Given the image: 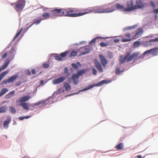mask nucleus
Wrapping results in <instances>:
<instances>
[{
    "label": "nucleus",
    "mask_w": 158,
    "mask_h": 158,
    "mask_svg": "<svg viewBox=\"0 0 158 158\" xmlns=\"http://www.w3.org/2000/svg\"><path fill=\"white\" fill-rule=\"evenodd\" d=\"M57 10H60V11L59 14H58V16L64 15L70 17H76L79 16L78 13L73 14L74 10L72 8H68L66 9H57Z\"/></svg>",
    "instance_id": "1"
},
{
    "label": "nucleus",
    "mask_w": 158,
    "mask_h": 158,
    "mask_svg": "<svg viewBox=\"0 0 158 158\" xmlns=\"http://www.w3.org/2000/svg\"><path fill=\"white\" fill-rule=\"evenodd\" d=\"M140 53L139 52H135L133 53L131 55V52H128L127 53L125 56V59H126V61L127 62L132 61L133 59H135L136 58L137 60L140 59L141 58H143V56L141 55L139 56Z\"/></svg>",
    "instance_id": "2"
},
{
    "label": "nucleus",
    "mask_w": 158,
    "mask_h": 158,
    "mask_svg": "<svg viewBox=\"0 0 158 158\" xmlns=\"http://www.w3.org/2000/svg\"><path fill=\"white\" fill-rule=\"evenodd\" d=\"M25 0H18L15 3H11L10 5L12 6L14 5V9L16 11L19 12L23 10L25 6Z\"/></svg>",
    "instance_id": "3"
},
{
    "label": "nucleus",
    "mask_w": 158,
    "mask_h": 158,
    "mask_svg": "<svg viewBox=\"0 0 158 158\" xmlns=\"http://www.w3.org/2000/svg\"><path fill=\"white\" fill-rule=\"evenodd\" d=\"M100 10L99 6L89 7L82 10V12L78 13V15L79 16L90 13H98V10Z\"/></svg>",
    "instance_id": "4"
},
{
    "label": "nucleus",
    "mask_w": 158,
    "mask_h": 158,
    "mask_svg": "<svg viewBox=\"0 0 158 158\" xmlns=\"http://www.w3.org/2000/svg\"><path fill=\"white\" fill-rule=\"evenodd\" d=\"M50 11L51 12V13L45 12L42 14V16L43 18L42 19L43 20L47 19L50 17L53 18L58 16V14L60 13V10H57V9H55L54 10H50Z\"/></svg>",
    "instance_id": "5"
},
{
    "label": "nucleus",
    "mask_w": 158,
    "mask_h": 158,
    "mask_svg": "<svg viewBox=\"0 0 158 158\" xmlns=\"http://www.w3.org/2000/svg\"><path fill=\"white\" fill-rule=\"evenodd\" d=\"M143 31L141 28L138 29L136 30V32L134 35H133L131 39H126L123 38L121 39V40L123 42H125L131 41L132 40H135L138 38L143 33Z\"/></svg>",
    "instance_id": "6"
},
{
    "label": "nucleus",
    "mask_w": 158,
    "mask_h": 158,
    "mask_svg": "<svg viewBox=\"0 0 158 158\" xmlns=\"http://www.w3.org/2000/svg\"><path fill=\"white\" fill-rule=\"evenodd\" d=\"M86 71L85 69H84L78 71L76 74H74L71 79L73 81L74 84L77 85L78 82L79 76L84 74Z\"/></svg>",
    "instance_id": "7"
},
{
    "label": "nucleus",
    "mask_w": 158,
    "mask_h": 158,
    "mask_svg": "<svg viewBox=\"0 0 158 158\" xmlns=\"http://www.w3.org/2000/svg\"><path fill=\"white\" fill-rule=\"evenodd\" d=\"M100 10H98V13H108L114 11L115 10V6L111 5L107 9H102V7L99 6Z\"/></svg>",
    "instance_id": "8"
},
{
    "label": "nucleus",
    "mask_w": 158,
    "mask_h": 158,
    "mask_svg": "<svg viewBox=\"0 0 158 158\" xmlns=\"http://www.w3.org/2000/svg\"><path fill=\"white\" fill-rule=\"evenodd\" d=\"M127 8L124 9V11H129L136 9L135 8V5H133V2L132 0H130L127 2L126 3Z\"/></svg>",
    "instance_id": "9"
},
{
    "label": "nucleus",
    "mask_w": 158,
    "mask_h": 158,
    "mask_svg": "<svg viewBox=\"0 0 158 158\" xmlns=\"http://www.w3.org/2000/svg\"><path fill=\"white\" fill-rule=\"evenodd\" d=\"M106 83V81L105 80H102L98 83H96L92 85H89L88 87H87L84 89L83 90H87L89 89H91L93 88L94 86H99L103 85L104 84Z\"/></svg>",
    "instance_id": "10"
},
{
    "label": "nucleus",
    "mask_w": 158,
    "mask_h": 158,
    "mask_svg": "<svg viewBox=\"0 0 158 158\" xmlns=\"http://www.w3.org/2000/svg\"><path fill=\"white\" fill-rule=\"evenodd\" d=\"M99 56L101 62L103 66L105 68L108 63V61L106 58L102 54H100Z\"/></svg>",
    "instance_id": "11"
},
{
    "label": "nucleus",
    "mask_w": 158,
    "mask_h": 158,
    "mask_svg": "<svg viewBox=\"0 0 158 158\" xmlns=\"http://www.w3.org/2000/svg\"><path fill=\"white\" fill-rule=\"evenodd\" d=\"M94 64L95 67L99 72L102 73L103 72V69L101 64L97 59H95V60Z\"/></svg>",
    "instance_id": "12"
},
{
    "label": "nucleus",
    "mask_w": 158,
    "mask_h": 158,
    "mask_svg": "<svg viewBox=\"0 0 158 158\" xmlns=\"http://www.w3.org/2000/svg\"><path fill=\"white\" fill-rule=\"evenodd\" d=\"M65 77L61 76L58 78L52 81V83L54 85L60 83L64 81L65 79Z\"/></svg>",
    "instance_id": "13"
},
{
    "label": "nucleus",
    "mask_w": 158,
    "mask_h": 158,
    "mask_svg": "<svg viewBox=\"0 0 158 158\" xmlns=\"http://www.w3.org/2000/svg\"><path fill=\"white\" fill-rule=\"evenodd\" d=\"M79 51L81 53L80 55H83L88 53L90 51V50L88 48L83 47L79 49Z\"/></svg>",
    "instance_id": "14"
},
{
    "label": "nucleus",
    "mask_w": 158,
    "mask_h": 158,
    "mask_svg": "<svg viewBox=\"0 0 158 158\" xmlns=\"http://www.w3.org/2000/svg\"><path fill=\"white\" fill-rule=\"evenodd\" d=\"M11 121V118L10 117L8 118L7 120L4 121L3 122V127L7 128L9 127V124Z\"/></svg>",
    "instance_id": "15"
},
{
    "label": "nucleus",
    "mask_w": 158,
    "mask_h": 158,
    "mask_svg": "<svg viewBox=\"0 0 158 158\" xmlns=\"http://www.w3.org/2000/svg\"><path fill=\"white\" fill-rule=\"evenodd\" d=\"M136 5H135V8L136 9L143 8L144 6L143 3L140 0H137L136 2Z\"/></svg>",
    "instance_id": "16"
},
{
    "label": "nucleus",
    "mask_w": 158,
    "mask_h": 158,
    "mask_svg": "<svg viewBox=\"0 0 158 158\" xmlns=\"http://www.w3.org/2000/svg\"><path fill=\"white\" fill-rule=\"evenodd\" d=\"M158 41V38H156L154 39H151L148 42L146 43L144 45L146 47H148L152 45V44L150 43V42H155Z\"/></svg>",
    "instance_id": "17"
},
{
    "label": "nucleus",
    "mask_w": 158,
    "mask_h": 158,
    "mask_svg": "<svg viewBox=\"0 0 158 158\" xmlns=\"http://www.w3.org/2000/svg\"><path fill=\"white\" fill-rule=\"evenodd\" d=\"M31 97L28 95L25 96L21 98L20 99L19 101V102H23L28 101L30 98Z\"/></svg>",
    "instance_id": "18"
},
{
    "label": "nucleus",
    "mask_w": 158,
    "mask_h": 158,
    "mask_svg": "<svg viewBox=\"0 0 158 158\" xmlns=\"http://www.w3.org/2000/svg\"><path fill=\"white\" fill-rule=\"evenodd\" d=\"M99 39H106V37H96L94 39L92 40L89 43V44L91 45L92 44L94 43H95L96 41V40H98Z\"/></svg>",
    "instance_id": "19"
},
{
    "label": "nucleus",
    "mask_w": 158,
    "mask_h": 158,
    "mask_svg": "<svg viewBox=\"0 0 158 158\" xmlns=\"http://www.w3.org/2000/svg\"><path fill=\"white\" fill-rule=\"evenodd\" d=\"M17 77V75L12 76L7 80L8 83H10V82H13L14 80L16 79Z\"/></svg>",
    "instance_id": "20"
},
{
    "label": "nucleus",
    "mask_w": 158,
    "mask_h": 158,
    "mask_svg": "<svg viewBox=\"0 0 158 158\" xmlns=\"http://www.w3.org/2000/svg\"><path fill=\"white\" fill-rule=\"evenodd\" d=\"M7 110V107L5 106L0 107V113L6 112Z\"/></svg>",
    "instance_id": "21"
},
{
    "label": "nucleus",
    "mask_w": 158,
    "mask_h": 158,
    "mask_svg": "<svg viewBox=\"0 0 158 158\" xmlns=\"http://www.w3.org/2000/svg\"><path fill=\"white\" fill-rule=\"evenodd\" d=\"M8 91V89L6 88H3L2 89L0 92V97L5 94Z\"/></svg>",
    "instance_id": "22"
},
{
    "label": "nucleus",
    "mask_w": 158,
    "mask_h": 158,
    "mask_svg": "<svg viewBox=\"0 0 158 158\" xmlns=\"http://www.w3.org/2000/svg\"><path fill=\"white\" fill-rule=\"evenodd\" d=\"M116 6H115L117 9H120L123 10L124 11V9L125 8L123 5H121L118 3H116L115 4Z\"/></svg>",
    "instance_id": "23"
},
{
    "label": "nucleus",
    "mask_w": 158,
    "mask_h": 158,
    "mask_svg": "<svg viewBox=\"0 0 158 158\" xmlns=\"http://www.w3.org/2000/svg\"><path fill=\"white\" fill-rule=\"evenodd\" d=\"M115 148L118 150H122L123 148V143H120L117 145L116 146Z\"/></svg>",
    "instance_id": "24"
},
{
    "label": "nucleus",
    "mask_w": 158,
    "mask_h": 158,
    "mask_svg": "<svg viewBox=\"0 0 158 158\" xmlns=\"http://www.w3.org/2000/svg\"><path fill=\"white\" fill-rule=\"evenodd\" d=\"M43 20L42 19H38L34 21V23H32L28 28L31 27L34 24H39L42 20Z\"/></svg>",
    "instance_id": "25"
},
{
    "label": "nucleus",
    "mask_w": 158,
    "mask_h": 158,
    "mask_svg": "<svg viewBox=\"0 0 158 158\" xmlns=\"http://www.w3.org/2000/svg\"><path fill=\"white\" fill-rule=\"evenodd\" d=\"M119 61L121 64L123 63L125 61H126V59H125V56L123 57V56H120L119 59Z\"/></svg>",
    "instance_id": "26"
},
{
    "label": "nucleus",
    "mask_w": 158,
    "mask_h": 158,
    "mask_svg": "<svg viewBox=\"0 0 158 158\" xmlns=\"http://www.w3.org/2000/svg\"><path fill=\"white\" fill-rule=\"evenodd\" d=\"M8 71H6L2 73L0 75V81H1L2 79L3 78V77L7 74L8 73Z\"/></svg>",
    "instance_id": "27"
},
{
    "label": "nucleus",
    "mask_w": 158,
    "mask_h": 158,
    "mask_svg": "<svg viewBox=\"0 0 158 158\" xmlns=\"http://www.w3.org/2000/svg\"><path fill=\"white\" fill-rule=\"evenodd\" d=\"M9 109L10 112L11 114H14L16 113V110L14 107L12 106H10L9 107Z\"/></svg>",
    "instance_id": "28"
},
{
    "label": "nucleus",
    "mask_w": 158,
    "mask_h": 158,
    "mask_svg": "<svg viewBox=\"0 0 158 158\" xmlns=\"http://www.w3.org/2000/svg\"><path fill=\"white\" fill-rule=\"evenodd\" d=\"M64 86L65 88V90L67 91L71 89V87L70 86V85L67 83H64Z\"/></svg>",
    "instance_id": "29"
},
{
    "label": "nucleus",
    "mask_w": 158,
    "mask_h": 158,
    "mask_svg": "<svg viewBox=\"0 0 158 158\" xmlns=\"http://www.w3.org/2000/svg\"><path fill=\"white\" fill-rule=\"evenodd\" d=\"M151 49H152V52H151V54L152 55H156L157 54V52L156 51V50L158 49V48H152Z\"/></svg>",
    "instance_id": "30"
},
{
    "label": "nucleus",
    "mask_w": 158,
    "mask_h": 158,
    "mask_svg": "<svg viewBox=\"0 0 158 158\" xmlns=\"http://www.w3.org/2000/svg\"><path fill=\"white\" fill-rule=\"evenodd\" d=\"M140 43V41H137L134 42L133 44V46L134 48L138 47Z\"/></svg>",
    "instance_id": "31"
},
{
    "label": "nucleus",
    "mask_w": 158,
    "mask_h": 158,
    "mask_svg": "<svg viewBox=\"0 0 158 158\" xmlns=\"http://www.w3.org/2000/svg\"><path fill=\"white\" fill-rule=\"evenodd\" d=\"M21 105L24 109L26 110H28V107L27 106V104L26 103H22Z\"/></svg>",
    "instance_id": "32"
},
{
    "label": "nucleus",
    "mask_w": 158,
    "mask_h": 158,
    "mask_svg": "<svg viewBox=\"0 0 158 158\" xmlns=\"http://www.w3.org/2000/svg\"><path fill=\"white\" fill-rule=\"evenodd\" d=\"M69 52L68 51L64 52L63 53H61L60 54V56L62 57H64L68 55Z\"/></svg>",
    "instance_id": "33"
},
{
    "label": "nucleus",
    "mask_w": 158,
    "mask_h": 158,
    "mask_svg": "<svg viewBox=\"0 0 158 158\" xmlns=\"http://www.w3.org/2000/svg\"><path fill=\"white\" fill-rule=\"evenodd\" d=\"M123 71H120L118 67H116L115 69V73L116 74L119 75L121 72H123Z\"/></svg>",
    "instance_id": "34"
},
{
    "label": "nucleus",
    "mask_w": 158,
    "mask_h": 158,
    "mask_svg": "<svg viewBox=\"0 0 158 158\" xmlns=\"http://www.w3.org/2000/svg\"><path fill=\"white\" fill-rule=\"evenodd\" d=\"M23 30V28H21L20 30L18 31L17 33V34H16L15 36V37L14 39H13V41H14L16 39V38L19 36V35L20 34H21V32H22V31Z\"/></svg>",
    "instance_id": "35"
},
{
    "label": "nucleus",
    "mask_w": 158,
    "mask_h": 158,
    "mask_svg": "<svg viewBox=\"0 0 158 158\" xmlns=\"http://www.w3.org/2000/svg\"><path fill=\"white\" fill-rule=\"evenodd\" d=\"M77 52L76 51H73L71 53L69 57H71L72 56H77Z\"/></svg>",
    "instance_id": "36"
},
{
    "label": "nucleus",
    "mask_w": 158,
    "mask_h": 158,
    "mask_svg": "<svg viewBox=\"0 0 158 158\" xmlns=\"http://www.w3.org/2000/svg\"><path fill=\"white\" fill-rule=\"evenodd\" d=\"M152 50H153L152 49H150L149 50H147L146 51H145L143 53V55L144 56L147 54L148 53H151V52H152Z\"/></svg>",
    "instance_id": "37"
},
{
    "label": "nucleus",
    "mask_w": 158,
    "mask_h": 158,
    "mask_svg": "<svg viewBox=\"0 0 158 158\" xmlns=\"http://www.w3.org/2000/svg\"><path fill=\"white\" fill-rule=\"evenodd\" d=\"M55 59L57 60H62V58L58 56H54Z\"/></svg>",
    "instance_id": "38"
},
{
    "label": "nucleus",
    "mask_w": 158,
    "mask_h": 158,
    "mask_svg": "<svg viewBox=\"0 0 158 158\" xmlns=\"http://www.w3.org/2000/svg\"><path fill=\"white\" fill-rule=\"evenodd\" d=\"M100 46L102 47H105L107 45V43H103V42H101L100 43Z\"/></svg>",
    "instance_id": "39"
},
{
    "label": "nucleus",
    "mask_w": 158,
    "mask_h": 158,
    "mask_svg": "<svg viewBox=\"0 0 158 158\" xmlns=\"http://www.w3.org/2000/svg\"><path fill=\"white\" fill-rule=\"evenodd\" d=\"M72 66L74 69H78V66L75 63H73L72 64Z\"/></svg>",
    "instance_id": "40"
},
{
    "label": "nucleus",
    "mask_w": 158,
    "mask_h": 158,
    "mask_svg": "<svg viewBox=\"0 0 158 158\" xmlns=\"http://www.w3.org/2000/svg\"><path fill=\"white\" fill-rule=\"evenodd\" d=\"M93 74L94 75H96L97 74V71L95 68H93L92 69Z\"/></svg>",
    "instance_id": "41"
},
{
    "label": "nucleus",
    "mask_w": 158,
    "mask_h": 158,
    "mask_svg": "<svg viewBox=\"0 0 158 158\" xmlns=\"http://www.w3.org/2000/svg\"><path fill=\"white\" fill-rule=\"evenodd\" d=\"M43 66L45 68H47L49 66V65L47 63H44L43 64Z\"/></svg>",
    "instance_id": "42"
},
{
    "label": "nucleus",
    "mask_w": 158,
    "mask_h": 158,
    "mask_svg": "<svg viewBox=\"0 0 158 158\" xmlns=\"http://www.w3.org/2000/svg\"><path fill=\"white\" fill-rule=\"evenodd\" d=\"M15 52V50L14 48H13L10 51V53L11 55L14 54Z\"/></svg>",
    "instance_id": "43"
},
{
    "label": "nucleus",
    "mask_w": 158,
    "mask_h": 158,
    "mask_svg": "<svg viewBox=\"0 0 158 158\" xmlns=\"http://www.w3.org/2000/svg\"><path fill=\"white\" fill-rule=\"evenodd\" d=\"M125 36L129 39H131V35L129 33H127L125 35Z\"/></svg>",
    "instance_id": "44"
},
{
    "label": "nucleus",
    "mask_w": 158,
    "mask_h": 158,
    "mask_svg": "<svg viewBox=\"0 0 158 158\" xmlns=\"http://www.w3.org/2000/svg\"><path fill=\"white\" fill-rule=\"evenodd\" d=\"M15 90H13L10 92L9 94L10 95H11V96H13V95L15 93Z\"/></svg>",
    "instance_id": "45"
},
{
    "label": "nucleus",
    "mask_w": 158,
    "mask_h": 158,
    "mask_svg": "<svg viewBox=\"0 0 158 158\" xmlns=\"http://www.w3.org/2000/svg\"><path fill=\"white\" fill-rule=\"evenodd\" d=\"M11 97V95H10L9 93L6 94L5 96L6 98V99H9Z\"/></svg>",
    "instance_id": "46"
},
{
    "label": "nucleus",
    "mask_w": 158,
    "mask_h": 158,
    "mask_svg": "<svg viewBox=\"0 0 158 158\" xmlns=\"http://www.w3.org/2000/svg\"><path fill=\"white\" fill-rule=\"evenodd\" d=\"M8 64H9V63H6L4 64L2 67L3 69H4L6 68L7 67V66Z\"/></svg>",
    "instance_id": "47"
},
{
    "label": "nucleus",
    "mask_w": 158,
    "mask_h": 158,
    "mask_svg": "<svg viewBox=\"0 0 158 158\" xmlns=\"http://www.w3.org/2000/svg\"><path fill=\"white\" fill-rule=\"evenodd\" d=\"M7 56V53H5L2 56V58H5Z\"/></svg>",
    "instance_id": "48"
},
{
    "label": "nucleus",
    "mask_w": 158,
    "mask_h": 158,
    "mask_svg": "<svg viewBox=\"0 0 158 158\" xmlns=\"http://www.w3.org/2000/svg\"><path fill=\"white\" fill-rule=\"evenodd\" d=\"M150 3H151L152 6V7H156V5H155V4L153 2H152V1H151Z\"/></svg>",
    "instance_id": "49"
},
{
    "label": "nucleus",
    "mask_w": 158,
    "mask_h": 158,
    "mask_svg": "<svg viewBox=\"0 0 158 158\" xmlns=\"http://www.w3.org/2000/svg\"><path fill=\"white\" fill-rule=\"evenodd\" d=\"M41 104V102L40 101L37 102L35 103L34 104V106H36L39 105Z\"/></svg>",
    "instance_id": "50"
},
{
    "label": "nucleus",
    "mask_w": 158,
    "mask_h": 158,
    "mask_svg": "<svg viewBox=\"0 0 158 158\" xmlns=\"http://www.w3.org/2000/svg\"><path fill=\"white\" fill-rule=\"evenodd\" d=\"M137 27V26H133L132 27H129V29H134L135 28H136Z\"/></svg>",
    "instance_id": "51"
},
{
    "label": "nucleus",
    "mask_w": 158,
    "mask_h": 158,
    "mask_svg": "<svg viewBox=\"0 0 158 158\" xmlns=\"http://www.w3.org/2000/svg\"><path fill=\"white\" fill-rule=\"evenodd\" d=\"M26 73L28 75H30L31 74V73L30 71L29 70H27L26 71Z\"/></svg>",
    "instance_id": "52"
},
{
    "label": "nucleus",
    "mask_w": 158,
    "mask_h": 158,
    "mask_svg": "<svg viewBox=\"0 0 158 158\" xmlns=\"http://www.w3.org/2000/svg\"><path fill=\"white\" fill-rule=\"evenodd\" d=\"M7 82H8L7 80H5V81H2V82L1 84H6Z\"/></svg>",
    "instance_id": "53"
},
{
    "label": "nucleus",
    "mask_w": 158,
    "mask_h": 158,
    "mask_svg": "<svg viewBox=\"0 0 158 158\" xmlns=\"http://www.w3.org/2000/svg\"><path fill=\"white\" fill-rule=\"evenodd\" d=\"M64 72L65 73H67L68 72V69L67 67L65 68Z\"/></svg>",
    "instance_id": "54"
},
{
    "label": "nucleus",
    "mask_w": 158,
    "mask_h": 158,
    "mask_svg": "<svg viewBox=\"0 0 158 158\" xmlns=\"http://www.w3.org/2000/svg\"><path fill=\"white\" fill-rule=\"evenodd\" d=\"M31 73L32 74H35V70L34 69H33L31 70Z\"/></svg>",
    "instance_id": "55"
},
{
    "label": "nucleus",
    "mask_w": 158,
    "mask_h": 158,
    "mask_svg": "<svg viewBox=\"0 0 158 158\" xmlns=\"http://www.w3.org/2000/svg\"><path fill=\"white\" fill-rule=\"evenodd\" d=\"M119 41V39H114V42H118Z\"/></svg>",
    "instance_id": "56"
},
{
    "label": "nucleus",
    "mask_w": 158,
    "mask_h": 158,
    "mask_svg": "<svg viewBox=\"0 0 158 158\" xmlns=\"http://www.w3.org/2000/svg\"><path fill=\"white\" fill-rule=\"evenodd\" d=\"M24 119V117H20L19 118V120H22Z\"/></svg>",
    "instance_id": "57"
},
{
    "label": "nucleus",
    "mask_w": 158,
    "mask_h": 158,
    "mask_svg": "<svg viewBox=\"0 0 158 158\" xmlns=\"http://www.w3.org/2000/svg\"><path fill=\"white\" fill-rule=\"evenodd\" d=\"M31 117V116H26L24 117V118L27 119V118H30Z\"/></svg>",
    "instance_id": "58"
},
{
    "label": "nucleus",
    "mask_w": 158,
    "mask_h": 158,
    "mask_svg": "<svg viewBox=\"0 0 158 158\" xmlns=\"http://www.w3.org/2000/svg\"><path fill=\"white\" fill-rule=\"evenodd\" d=\"M154 11L155 13H158V8L155 9L154 10Z\"/></svg>",
    "instance_id": "59"
},
{
    "label": "nucleus",
    "mask_w": 158,
    "mask_h": 158,
    "mask_svg": "<svg viewBox=\"0 0 158 158\" xmlns=\"http://www.w3.org/2000/svg\"><path fill=\"white\" fill-rule=\"evenodd\" d=\"M40 84L41 85H42L44 84V82L43 80H41L40 81Z\"/></svg>",
    "instance_id": "60"
},
{
    "label": "nucleus",
    "mask_w": 158,
    "mask_h": 158,
    "mask_svg": "<svg viewBox=\"0 0 158 158\" xmlns=\"http://www.w3.org/2000/svg\"><path fill=\"white\" fill-rule=\"evenodd\" d=\"M136 157H137L138 158H142V156L140 155H139L136 156Z\"/></svg>",
    "instance_id": "61"
},
{
    "label": "nucleus",
    "mask_w": 158,
    "mask_h": 158,
    "mask_svg": "<svg viewBox=\"0 0 158 158\" xmlns=\"http://www.w3.org/2000/svg\"><path fill=\"white\" fill-rule=\"evenodd\" d=\"M77 65H79L80 66H81V65L80 63L79 62H78L77 63V64H76Z\"/></svg>",
    "instance_id": "62"
},
{
    "label": "nucleus",
    "mask_w": 158,
    "mask_h": 158,
    "mask_svg": "<svg viewBox=\"0 0 158 158\" xmlns=\"http://www.w3.org/2000/svg\"><path fill=\"white\" fill-rule=\"evenodd\" d=\"M49 9V8H45L43 10H47V9Z\"/></svg>",
    "instance_id": "63"
},
{
    "label": "nucleus",
    "mask_w": 158,
    "mask_h": 158,
    "mask_svg": "<svg viewBox=\"0 0 158 158\" xmlns=\"http://www.w3.org/2000/svg\"><path fill=\"white\" fill-rule=\"evenodd\" d=\"M21 82H20V83H19V84H16V85H20V84Z\"/></svg>",
    "instance_id": "64"
}]
</instances>
